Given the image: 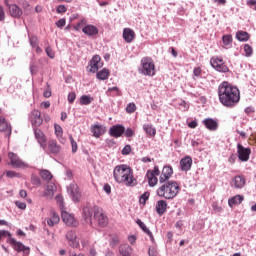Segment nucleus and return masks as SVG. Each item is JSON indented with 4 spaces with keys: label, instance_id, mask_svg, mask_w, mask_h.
I'll list each match as a JSON object with an SVG mask.
<instances>
[{
    "label": "nucleus",
    "instance_id": "nucleus-1",
    "mask_svg": "<svg viewBox=\"0 0 256 256\" xmlns=\"http://www.w3.org/2000/svg\"><path fill=\"white\" fill-rule=\"evenodd\" d=\"M218 97L224 107L233 109V107L241 101V92L237 86H233L231 83L224 81L218 86Z\"/></svg>",
    "mask_w": 256,
    "mask_h": 256
},
{
    "label": "nucleus",
    "instance_id": "nucleus-2",
    "mask_svg": "<svg viewBox=\"0 0 256 256\" xmlns=\"http://www.w3.org/2000/svg\"><path fill=\"white\" fill-rule=\"evenodd\" d=\"M113 177L116 183H122L126 187H135L137 185V179L133 175V169L125 164L117 165L114 168Z\"/></svg>",
    "mask_w": 256,
    "mask_h": 256
},
{
    "label": "nucleus",
    "instance_id": "nucleus-3",
    "mask_svg": "<svg viewBox=\"0 0 256 256\" xmlns=\"http://www.w3.org/2000/svg\"><path fill=\"white\" fill-rule=\"evenodd\" d=\"M179 191H181L179 183H177V181L170 180L168 182H164L163 185L157 189V195L164 199H175L179 194Z\"/></svg>",
    "mask_w": 256,
    "mask_h": 256
},
{
    "label": "nucleus",
    "instance_id": "nucleus-4",
    "mask_svg": "<svg viewBox=\"0 0 256 256\" xmlns=\"http://www.w3.org/2000/svg\"><path fill=\"white\" fill-rule=\"evenodd\" d=\"M2 237H8L6 243H9L11 247L17 253H23L24 256H28L31 253V248L29 246H25L22 242L15 240V238L11 237V234L7 230H0V240Z\"/></svg>",
    "mask_w": 256,
    "mask_h": 256
},
{
    "label": "nucleus",
    "instance_id": "nucleus-5",
    "mask_svg": "<svg viewBox=\"0 0 256 256\" xmlns=\"http://www.w3.org/2000/svg\"><path fill=\"white\" fill-rule=\"evenodd\" d=\"M94 211V221L97 223L98 227H107L109 225V218L103 211V208L99 206L93 207Z\"/></svg>",
    "mask_w": 256,
    "mask_h": 256
},
{
    "label": "nucleus",
    "instance_id": "nucleus-6",
    "mask_svg": "<svg viewBox=\"0 0 256 256\" xmlns=\"http://www.w3.org/2000/svg\"><path fill=\"white\" fill-rule=\"evenodd\" d=\"M141 66L142 75H147L148 77H153V75H155V63L153 62V59L149 57L142 58Z\"/></svg>",
    "mask_w": 256,
    "mask_h": 256
},
{
    "label": "nucleus",
    "instance_id": "nucleus-7",
    "mask_svg": "<svg viewBox=\"0 0 256 256\" xmlns=\"http://www.w3.org/2000/svg\"><path fill=\"white\" fill-rule=\"evenodd\" d=\"M210 65L219 73H229V67L225 64L223 58L214 56L210 59Z\"/></svg>",
    "mask_w": 256,
    "mask_h": 256
},
{
    "label": "nucleus",
    "instance_id": "nucleus-8",
    "mask_svg": "<svg viewBox=\"0 0 256 256\" xmlns=\"http://www.w3.org/2000/svg\"><path fill=\"white\" fill-rule=\"evenodd\" d=\"M159 175H161V171L159 170V166H154L153 170H148L146 173V177L148 179V185L150 187H155L157 183H159Z\"/></svg>",
    "mask_w": 256,
    "mask_h": 256
},
{
    "label": "nucleus",
    "instance_id": "nucleus-9",
    "mask_svg": "<svg viewBox=\"0 0 256 256\" xmlns=\"http://www.w3.org/2000/svg\"><path fill=\"white\" fill-rule=\"evenodd\" d=\"M29 121L32 127L34 128L41 127V125H43V116H41V111L37 109H33L29 113Z\"/></svg>",
    "mask_w": 256,
    "mask_h": 256
},
{
    "label": "nucleus",
    "instance_id": "nucleus-10",
    "mask_svg": "<svg viewBox=\"0 0 256 256\" xmlns=\"http://www.w3.org/2000/svg\"><path fill=\"white\" fill-rule=\"evenodd\" d=\"M67 191L74 203H79V201H81V189L76 183L70 184L67 187Z\"/></svg>",
    "mask_w": 256,
    "mask_h": 256
},
{
    "label": "nucleus",
    "instance_id": "nucleus-11",
    "mask_svg": "<svg viewBox=\"0 0 256 256\" xmlns=\"http://www.w3.org/2000/svg\"><path fill=\"white\" fill-rule=\"evenodd\" d=\"M65 237L68 241L69 247H72V249H79V247H81L79 238H77V232H75V230H69Z\"/></svg>",
    "mask_w": 256,
    "mask_h": 256
},
{
    "label": "nucleus",
    "instance_id": "nucleus-12",
    "mask_svg": "<svg viewBox=\"0 0 256 256\" xmlns=\"http://www.w3.org/2000/svg\"><path fill=\"white\" fill-rule=\"evenodd\" d=\"M61 217L67 227H77L79 225V221L75 219V216L67 211H62Z\"/></svg>",
    "mask_w": 256,
    "mask_h": 256
},
{
    "label": "nucleus",
    "instance_id": "nucleus-13",
    "mask_svg": "<svg viewBox=\"0 0 256 256\" xmlns=\"http://www.w3.org/2000/svg\"><path fill=\"white\" fill-rule=\"evenodd\" d=\"M8 159L10 160V165L14 169H21V168L25 167V162L20 160L19 156H17V154H15L13 152L8 153Z\"/></svg>",
    "mask_w": 256,
    "mask_h": 256
},
{
    "label": "nucleus",
    "instance_id": "nucleus-14",
    "mask_svg": "<svg viewBox=\"0 0 256 256\" xmlns=\"http://www.w3.org/2000/svg\"><path fill=\"white\" fill-rule=\"evenodd\" d=\"M238 159L246 162L251 155V148H245L241 144H237Z\"/></svg>",
    "mask_w": 256,
    "mask_h": 256
},
{
    "label": "nucleus",
    "instance_id": "nucleus-15",
    "mask_svg": "<svg viewBox=\"0 0 256 256\" xmlns=\"http://www.w3.org/2000/svg\"><path fill=\"white\" fill-rule=\"evenodd\" d=\"M173 176V167L171 166H164L162 172L159 176L160 183H167L169 179Z\"/></svg>",
    "mask_w": 256,
    "mask_h": 256
},
{
    "label": "nucleus",
    "instance_id": "nucleus-16",
    "mask_svg": "<svg viewBox=\"0 0 256 256\" xmlns=\"http://www.w3.org/2000/svg\"><path fill=\"white\" fill-rule=\"evenodd\" d=\"M34 134L42 149H47V136H45L43 131L39 128H34Z\"/></svg>",
    "mask_w": 256,
    "mask_h": 256
},
{
    "label": "nucleus",
    "instance_id": "nucleus-17",
    "mask_svg": "<svg viewBox=\"0 0 256 256\" xmlns=\"http://www.w3.org/2000/svg\"><path fill=\"white\" fill-rule=\"evenodd\" d=\"M202 123L208 131H217V129H219V122L213 118H206Z\"/></svg>",
    "mask_w": 256,
    "mask_h": 256
},
{
    "label": "nucleus",
    "instance_id": "nucleus-18",
    "mask_svg": "<svg viewBox=\"0 0 256 256\" xmlns=\"http://www.w3.org/2000/svg\"><path fill=\"white\" fill-rule=\"evenodd\" d=\"M125 133V127L123 125H114L109 130V135L116 139L121 137Z\"/></svg>",
    "mask_w": 256,
    "mask_h": 256
},
{
    "label": "nucleus",
    "instance_id": "nucleus-19",
    "mask_svg": "<svg viewBox=\"0 0 256 256\" xmlns=\"http://www.w3.org/2000/svg\"><path fill=\"white\" fill-rule=\"evenodd\" d=\"M245 183V176L238 175L232 179L231 187H234L235 189H243L245 187Z\"/></svg>",
    "mask_w": 256,
    "mask_h": 256
},
{
    "label": "nucleus",
    "instance_id": "nucleus-20",
    "mask_svg": "<svg viewBox=\"0 0 256 256\" xmlns=\"http://www.w3.org/2000/svg\"><path fill=\"white\" fill-rule=\"evenodd\" d=\"M193 165V159L190 156H185L180 160L181 171H190Z\"/></svg>",
    "mask_w": 256,
    "mask_h": 256
},
{
    "label": "nucleus",
    "instance_id": "nucleus-21",
    "mask_svg": "<svg viewBox=\"0 0 256 256\" xmlns=\"http://www.w3.org/2000/svg\"><path fill=\"white\" fill-rule=\"evenodd\" d=\"M82 32L88 37H94V35H99V29L94 25H86L82 28Z\"/></svg>",
    "mask_w": 256,
    "mask_h": 256
},
{
    "label": "nucleus",
    "instance_id": "nucleus-22",
    "mask_svg": "<svg viewBox=\"0 0 256 256\" xmlns=\"http://www.w3.org/2000/svg\"><path fill=\"white\" fill-rule=\"evenodd\" d=\"M48 151L49 153H52V155L61 153V146L57 144V140H50L48 142Z\"/></svg>",
    "mask_w": 256,
    "mask_h": 256
},
{
    "label": "nucleus",
    "instance_id": "nucleus-23",
    "mask_svg": "<svg viewBox=\"0 0 256 256\" xmlns=\"http://www.w3.org/2000/svg\"><path fill=\"white\" fill-rule=\"evenodd\" d=\"M123 39L126 43H133V39H135V31L131 28H124Z\"/></svg>",
    "mask_w": 256,
    "mask_h": 256
},
{
    "label": "nucleus",
    "instance_id": "nucleus-24",
    "mask_svg": "<svg viewBox=\"0 0 256 256\" xmlns=\"http://www.w3.org/2000/svg\"><path fill=\"white\" fill-rule=\"evenodd\" d=\"M243 201H245V197L243 195H236L228 199V205L233 208L236 205H241Z\"/></svg>",
    "mask_w": 256,
    "mask_h": 256
},
{
    "label": "nucleus",
    "instance_id": "nucleus-25",
    "mask_svg": "<svg viewBox=\"0 0 256 256\" xmlns=\"http://www.w3.org/2000/svg\"><path fill=\"white\" fill-rule=\"evenodd\" d=\"M101 63V56L96 55L92 58L90 61V72L91 73H97L99 71V64Z\"/></svg>",
    "mask_w": 256,
    "mask_h": 256
},
{
    "label": "nucleus",
    "instance_id": "nucleus-26",
    "mask_svg": "<svg viewBox=\"0 0 256 256\" xmlns=\"http://www.w3.org/2000/svg\"><path fill=\"white\" fill-rule=\"evenodd\" d=\"M59 221H61L59 214H57L55 211H52L50 218L47 220V225H49V227H54V225H57Z\"/></svg>",
    "mask_w": 256,
    "mask_h": 256
},
{
    "label": "nucleus",
    "instance_id": "nucleus-27",
    "mask_svg": "<svg viewBox=\"0 0 256 256\" xmlns=\"http://www.w3.org/2000/svg\"><path fill=\"white\" fill-rule=\"evenodd\" d=\"M167 211V201L160 200L156 203V212L158 215H164Z\"/></svg>",
    "mask_w": 256,
    "mask_h": 256
},
{
    "label": "nucleus",
    "instance_id": "nucleus-28",
    "mask_svg": "<svg viewBox=\"0 0 256 256\" xmlns=\"http://www.w3.org/2000/svg\"><path fill=\"white\" fill-rule=\"evenodd\" d=\"M0 131L2 133H9V135H11V125L7 123L3 116H0Z\"/></svg>",
    "mask_w": 256,
    "mask_h": 256
},
{
    "label": "nucleus",
    "instance_id": "nucleus-29",
    "mask_svg": "<svg viewBox=\"0 0 256 256\" xmlns=\"http://www.w3.org/2000/svg\"><path fill=\"white\" fill-rule=\"evenodd\" d=\"M10 15L12 17H21L23 15V10L19 8L16 4H12L9 6Z\"/></svg>",
    "mask_w": 256,
    "mask_h": 256
},
{
    "label": "nucleus",
    "instance_id": "nucleus-30",
    "mask_svg": "<svg viewBox=\"0 0 256 256\" xmlns=\"http://www.w3.org/2000/svg\"><path fill=\"white\" fill-rule=\"evenodd\" d=\"M91 133H93L94 137L99 138L104 135L105 128L101 125H94L91 127Z\"/></svg>",
    "mask_w": 256,
    "mask_h": 256
},
{
    "label": "nucleus",
    "instance_id": "nucleus-31",
    "mask_svg": "<svg viewBox=\"0 0 256 256\" xmlns=\"http://www.w3.org/2000/svg\"><path fill=\"white\" fill-rule=\"evenodd\" d=\"M119 253L122 256H131V254L133 253V249L131 248V246H129V244H122L119 247Z\"/></svg>",
    "mask_w": 256,
    "mask_h": 256
},
{
    "label": "nucleus",
    "instance_id": "nucleus-32",
    "mask_svg": "<svg viewBox=\"0 0 256 256\" xmlns=\"http://www.w3.org/2000/svg\"><path fill=\"white\" fill-rule=\"evenodd\" d=\"M55 135L60 143H65V138H63V128L59 124L54 125Z\"/></svg>",
    "mask_w": 256,
    "mask_h": 256
},
{
    "label": "nucleus",
    "instance_id": "nucleus-33",
    "mask_svg": "<svg viewBox=\"0 0 256 256\" xmlns=\"http://www.w3.org/2000/svg\"><path fill=\"white\" fill-rule=\"evenodd\" d=\"M143 129L145 133L149 135V137H155V135H157V129H155V127H153L151 124H144Z\"/></svg>",
    "mask_w": 256,
    "mask_h": 256
},
{
    "label": "nucleus",
    "instance_id": "nucleus-34",
    "mask_svg": "<svg viewBox=\"0 0 256 256\" xmlns=\"http://www.w3.org/2000/svg\"><path fill=\"white\" fill-rule=\"evenodd\" d=\"M109 70L108 69H102L99 72H97V79H99L100 81H106V79H109Z\"/></svg>",
    "mask_w": 256,
    "mask_h": 256
},
{
    "label": "nucleus",
    "instance_id": "nucleus-35",
    "mask_svg": "<svg viewBox=\"0 0 256 256\" xmlns=\"http://www.w3.org/2000/svg\"><path fill=\"white\" fill-rule=\"evenodd\" d=\"M83 213H84L85 219H88L90 221V224L93 225V221H92L91 217H93V213H95V211H93L92 208L85 207L83 209Z\"/></svg>",
    "mask_w": 256,
    "mask_h": 256
},
{
    "label": "nucleus",
    "instance_id": "nucleus-36",
    "mask_svg": "<svg viewBox=\"0 0 256 256\" xmlns=\"http://www.w3.org/2000/svg\"><path fill=\"white\" fill-rule=\"evenodd\" d=\"M94 99L90 95H82L80 97V105H91Z\"/></svg>",
    "mask_w": 256,
    "mask_h": 256
},
{
    "label": "nucleus",
    "instance_id": "nucleus-37",
    "mask_svg": "<svg viewBox=\"0 0 256 256\" xmlns=\"http://www.w3.org/2000/svg\"><path fill=\"white\" fill-rule=\"evenodd\" d=\"M136 223H137V225H139V227L142 229V231H144V233H147V235H149V237H151V239H153V233L149 230V228H147V226L145 225V223H143V221L138 219L136 221Z\"/></svg>",
    "mask_w": 256,
    "mask_h": 256
},
{
    "label": "nucleus",
    "instance_id": "nucleus-38",
    "mask_svg": "<svg viewBox=\"0 0 256 256\" xmlns=\"http://www.w3.org/2000/svg\"><path fill=\"white\" fill-rule=\"evenodd\" d=\"M54 194H55V184L53 183L47 184L46 191H45L46 197H53Z\"/></svg>",
    "mask_w": 256,
    "mask_h": 256
},
{
    "label": "nucleus",
    "instance_id": "nucleus-39",
    "mask_svg": "<svg viewBox=\"0 0 256 256\" xmlns=\"http://www.w3.org/2000/svg\"><path fill=\"white\" fill-rule=\"evenodd\" d=\"M236 38L238 41H249V33L245 31H238L236 33Z\"/></svg>",
    "mask_w": 256,
    "mask_h": 256
},
{
    "label": "nucleus",
    "instance_id": "nucleus-40",
    "mask_svg": "<svg viewBox=\"0 0 256 256\" xmlns=\"http://www.w3.org/2000/svg\"><path fill=\"white\" fill-rule=\"evenodd\" d=\"M108 95L112 97H119L121 96V90L117 86L111 87L107 91Z\"/></svg>",
    "mask_w": 256,
    "mask_h": 256
},
{
    "label": "nucleus",
    "instance_id": "nucleus-41",
    "mask_svg": "<svg viewBox=\"0 0 256 256\" xmlns=\"http://www.w3.org/2000/svg\"><path fill=\"white\" fill-rule=\"evenodd\" d=\"M40 177L45 181H51V179H53V174L49 170H40Z\"/></svg>",
    "mask_w": 256,
    "mask_h": 256
},
{
    "label": "nucleus",
    "instance_id": "nucleus-42",
    "mask_svg": "<svg viewBox=\"0 0 256 256\" xmlns=\"http://www.w3.org/2000/svg\"><path fill=\"white\" fill-rule=\"evenodd\" d=\"M6 177H8V179H15V178L21 179V173L15 172L13 170H8L6 171Z\"/></svg>",
    "mask_w": 256,
    "mask_h": 256
},
{
    "label": "nucleus",
    "instance_id": "nucleus-43",
    "mask_svg": "<svg viewBox=\"0 0 256 256\" xmlns=\"http://www.w3.org/2000/svg\"><path fill=\"white\" fill-rule=\"evenodd\" d=\"M194 79H201L203 77V69L201 67H195L193 69Z\"/></svg>",
    "mask_w": 256,
    "mask_h": 256
},
{
    "label": "nucleus",
    "instance_id": "nucleus-44",
    "mask_svg": "<svg viewBox=\"0 0 256 256\" xmlns=\"http://www.w3.org/2000/svg\"><path fill=\"white\" fill-rule=\"evenodd\" d=\"M151 193L149 192H144L141 196H140V199H139V203L141 205H145L147 203V201L149 200V197H150Z\"/></svg>",
    "mask_w": 256,
    "mask_h": 256
},
{
    "label": "nucleus",
    "instance_id": "nucleus-45",
    "mask_svg": "<svg viewBox=\"0 0 256 256\" xmlns=\"http://www.w3.org/2000/svg\"><path fill=\"white\" fill-rule=\"evenodd\" d=\"M244 53L246 57H251L253 55V47H251L249 44H245Z\"/></svg>",
    "mask_w": 256,
    "mask_h": 256
},
{
    "label": "nucleus",
    "instance_id": "nucleus-46",
    "mask_svg": "<svg viewBox=\"0 0 256 256\" xmlns=\"http://www.w3.org/2000/svg\"><path fill=\"white\" fill-rule=\"evenodd\" d=\"M222 41L224 45L229 46L231 43H233V37H231V35H224L222 37Z\"/></svg>",
    "mask_w": 256,
    "mask_h": 256
},
{
    "label": "nucleus",
    "instance_id": "nucleus-47",
    "mask_svg": "<svg viewBox=\"0 0 256 256\" xmlns=\"http://www.w3.org/2000/svg\"><path fill=\"white\" fill-rule=\"evenodd\" d=\"M135 111H137L135 103H129L126 107V113H135Z\"/></svg>",
    "mask_w": 256,
    "mask_h": 256
},
{
    "label": "nucleus",
    "instance_id": "nucleus-48",
    "mask_svg": "<svg viewBox=\"0 0 256 256\" xmlns=\"http://www.w3.org/2000/svg\"><path fill=\"white\" fill-rule=\"evenodd\" d=\"M56 13H58L59 15H63V13H67V6L63 4L58 5L56 8Z\"/></svg>",
    "mask_w": 256,
    "mask_h": 256
},
{
    "label": "nucleus",
    "instance_id": "nucleus-49",
    "mask_svg": "<svg viewBox=\"0 0 256 256\" xmlns=\"http://www.w3.org/2000/svg\"><path fill=\"white\" fill-rule=\"evenodd\" d=\"M69 140L72 147V153H77V142L73 139V135H69Z\"/></svg>",
    "mask_w": 256,
    "mask_h": 256
},
{
    "label": "nucleus",
    "instance_id": "nucleus-50",
    "mask_svg": "<svg viewBox=\"0 0 256 256\" xmlns=\"http://www.w3.org/2000/svg\"><path fill=\"white\" fill-rule=\"evenodd\" d=\"M30 44L32 45V47H36L37 53H39V51H41V48H39V46H37V37L32 36L30 38Z\"/></svg>",
    "mask_w": 256,
    "mask_h": 256
},
{
    "label": "nucleus",
    "instance_id": "nucleus-51",
    "mask_svg": "<svg viewBox=\"0 0 256 256\" xmlns=\"http://www.w3.org/2000/svg\"><path fill=\"white\" fill-rule=\"evenodd\" d=\"M83 25H87V20L82 19L80 22H78V23L74 26V30H75V31H81V27H83Z\"/></svg>",
    "mask_w": 256,
    "mask_h": 256
},
{
    "label": "nucleus",
    "instance_id": "nucleus-52",
    "mask_svg": "<svg viewBox=\"0 0 256 256\" xmlns=\"http://www.w3.org/2000/svg\"><path fill=\"white\" fill-rule=\"evenodd\" d=\"M118 243H120L119 237L112 236L110 240V247H117Z\"/></svg>",
    "mask_w": 256,
    "mask_h": 256
},
{
    "label": "nucleus",
    "instance_id": "nucleus-53",
    "mask_svg": "<svg viewBox=\"0 0 256 256\" xmlns=\"http://www.w3.org/2000/svg\"><path fill=\"white\" fill-rule=\"evenodd\" d=\"M31 183H32V185L39 186V185H41V179H39L38 176L33 175L31 177Z\"/></svg>",
    "mask_w": 256,
    "mask_h": 256
},
{
    "label": "nucleus",
    "instance_id": "nucleus-54",
    "mask_svg": "<svg viewBox=\"0 0 256 256\" xmlns=\"http://www.w3.org/2000/svg\"><path fill=\"white\" fill-rule=\"evenodd\" d=\"M75 99H77V94H75V92H70L68 94V102L72 104L75 102Z\"/></svg>",
    "mask_w": 256,
    "mask_h": 256
},
{
    "label": "nucleus",
    "instance_id": "nucleus-55",
    "mask_svg": "<svg viewBox=\"0 0 256 256\" xmlns=\"http://www.w3.org/2000/svg\"><path fill=\"white\" fill-rule=\"evenodd\" d=\"M124 135H125V137H134L135 136V131H133V129H131V128H127L124 131Z\"/></svg>",
    "mask_w": 256,
    "mask_h": 256
},
{
    "label": "nucleus",
    "instance_id": "nucleus-56",
    "mask_svg": "<svg viewBox=\"0 0 256 256\" xmlns=\"http://www.w3.org/2000/svg\"><path fill=\"white\" fill-rule=\"evenodd\" d=\"M15 205H16V207H18V209H22V210L27 209V204L25 202L16 201Z\"/></svg>",
    "mask_w": 256,
    "mask_h": 256
},
{
    "label": "nucleus",
    "instance_id": "nucleus-57",
    "mask_svg": "<svg viewBox=\"0 0 256 256\" xmlns=\"http://www.w3.org/2000/svg\"><path fill=\"white\" fill-rule=\"evenodd\" d=\"M46 55H48L50 59H55V52H53V49H51V47L46 48Z\"/></svg>",
    "mask_w": 256,
    "mask_h": 256
},
{
    "label": "nucleus",
    "instance_id": "nucleus-58",
    "mask_svg": "<svg viewBox=\"0 0 256 256\" xmlns=\"http://www.w3.org/2000/svg\"><path fill=\"white\" fill-rule=\"evenodd\" d=\"M129 153H131V145H126L122 149V155H129Z\"/></svg>",
    "mask_w": 256,
    "mask_h": 256
},
{
    "label": "nucleus",
    "instance_id": "nucleus-59",
    "mask_svg": "<svg viewBox=\"0 0 256 256\" xmlns=\"http://www.w3.org/2000/svg\"><path fill=\"white\" fill-rule=\"evenodd\" d=\"M65 23H66V20L64 18H61L56 22V27H59V28L65 27Z\"/></svg>",
    "mask_w": 256,
    "mask_h": 256
},
{
    "label": "nucleus",
    "instance_id": "nucleus-60",
    "mask_svg": "<svg viewBox=\"0 0 256 256\" xmlns=\"http://www.w3.org/2000/svg\"><path fill=\"white\" fill-rule=\"evenodd\" d=\"M103 191H105V193H107V195H111V185H109L107 183L104 184Z\"/></svg>",
    "mask_w": 256,
    "mask_h": 256
},
{
    "label": "nucleus",
    "instance_id": "nucleus-61",
    "mask_svg": "<svg viewBox=\"0 0 256 256\" xmlns=\"http://www.w3.org/2000/svg\"><path fill=\"white\" fill-rule=\"evenodd\" d=\"M41 107L42 109H49L51 107V102L50 101L42 102Z\"/></svg>",
    "mask_w": 256,
    "mask_h": 256
},
{
    "label": "nucleus",
    "instance_id": "nucleus-62",
    "mask_svg": "<svg viewBox=\"0 0 256 256\" xmlns=\"http://www.w3.org/2000/svg\"><path fill=\"white\" fill-rule=\"evenodd\" d=\"M5 20V11L3 10V6H0V21Z\"/></svg>",
    "mask_w": 256,
    "mask_h": 256
},
{
    "label": "nucleus",
    "instance_id": "nucleus-63",
    "mask_svg": "<svg viewBox=\"0 0 256 256\" xmlns=\"http://www.w3.org/2000/svg\"><path fill=\"white\" fill-rule=\"evenodd\" d=\"M247 5H249L250 7H254L256 11V0H248Z\"/></svg>",
    "mask_w": 256,
    "mask_h": 256
},
{
    "label": "nucleus",
    "instance_id": "nucleus-64",
    "mask_svg": "<svg viewBox=\"0 0 256 256\" xmlns=\"http://www.w3.org/2000/svg\"><path fill=\"white\" fill-rule=\"evenodd\" d=\"M197 121H192L188 123V127H190V129H195L197 127Z\"/></svg>",
    "mask_w": 256,
    "mask_h": 256
}]
</instances>
